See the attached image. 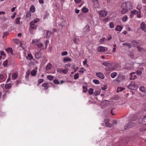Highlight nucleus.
Wrapping results in <instances>:
<instances>
[{"instance_id":"21","label":"nucleus","mask_w":146,"mask_h":146,"mask_svg":"<svg viewBox=\"0 0 146 146\" xmlns=\"http://www.w3.org/2000/svg\"><path fill=\"white\" fill-rule=\"evenodd\" d=\"M140 130L141 131H146V124L144 125L143 126L140 128Z\"/></svg>"},{"instance_id":"1","label":"nucleus","mask_w":146,"mask_h":146,"mask_svg":"<svg viewBox=\"0 0 146 146\" xmlns=\"http://www.w3.org/2000/svg\"><path fill=\"white\" fill-rule=\"evenodd\" d=\"M101 106L102 108L104 107L108 106L110 107H111L114 106V103L113 101H102Z\"/></svg>"},{"instance_id":"22","label":"nucleus","mask_w":146,"mask_h":146,"mask_svg":"<svg viewBox=\"0 0 146 146\" xmlns=\"http://www.w3.org/2000/svg\"><path fill=\"white\" fill-rule=\"evenodd\" d=\"M51 34V32L50 31H47L46 32V38H49Z\"/></svg>"},{"instance_id":"8","label":"nucleus","mask_w":146,"mask_h":146,"mask_svg":"<svg viewBox=\"0 0 146 146\" xmlns=\"http://www.w3.org/2000/svg\"><path fill=\"white\" fill-rule=\"evenodd\" d=\"M107 14V12L105 11H100L99 13V15L101 17H104Z\"/></svg>"},{"instance_id":"55","label":"nucleus","mask_w":146,"mask_h":146,"mask_svg":"<svg viewBox=\"0 0 146 146\" xmlns=\"http://www.w3.org/2000/svg\"><path fill=\"white\" fill-rule=\"evenodd\" d=\"M128 17L127 16H125L122 19V21L123 22L126 21L127 20Z\"/></svg>"},{"instance_id":"6","label":"nucleus","mask_w":146,"mask_h":146,"mask_svg":"<svg viewBox=\"0 0 146 146\" xmlns=\"http://www.w3.org/2000/svg\"><path fill=\"white\" fill-rule=\"evenodd\" d=\"M135 124L134 123L131 122L127 124L125 127V129H127V128H131L132 127L135 126Z\"/></svg>"},{"instance_id":"41","label":"nucleus","mask_w":146,"mask_h":146,"mask_svg":"<svg viewBox=\"0 0 146 146\" xmlns=\"http://www.w3.org/2000/svg\"><path fill=\"white\" fill-rule=\"evenodd\" d=\"M53 76L51 75H48L47 76L48 79L50 81L52 80L53 79Z\"/></svg>"},{"instance_id":"60","label":"nucleus","mask_w":146,"mask_h":146,"mask_svg":"<svg viewBox=\"0 0 146 146\" xmlns=\"http://www.w3.org/2000/svg\"><path fill=\"white\" fill-rule=\"evenodd\" d=\"M129 56L132 58H134V55L133 53V52H130Z\"/></svg>"},{"instance_id":"25","label":"nucleus","mask_w":146,"mask_h":146,"mask_svg":"<svg viewBox=\"0 0 146 146\" xmlns=\"http://www.w3.org/2000/svg\"><path fill=\"white\" fill-rule=\"evenodd\" d=\"M98 51L100 52H103L105 50V49L103 47H99L98 48Z\"/></svg>"},{"instance_id":"23","label":"nucleus","mask_w":146,"mask_h":146,"mask_svg":"<svg viewBox=\"0 0 146 146\" xmlns=\"http://www.w3.org/2000/svg\"><path fill=\"white\" fill-rule=\"evenodd\" d=\"M51 64L50 63H48L46 66V70H49L51 69Z\"/></svg>"},{"instance_id":"15","label":"nucleus","mask_w":146,"mask_h":146,"mask_svg":"<svg viewBox=\"0 0 146 146\" xmlns=\"http://www.w3.org/2000/svg\"><path fill=\"white\" fill-rule=\"evenodd\" d=\"M122 28V27L121 26L117 25L115 29L116 31H121Z\"/></svg>"},{"instance_id":"37","label":"nucleus","mask_w":146,"mask_h":146,"mask_svg":"<svg viewBox=\"0 0 146 146\" xmlns=\"http://www.w3.org/2000/svg\"><path fill=\"white\" fill-rule=\"evenodd\" d=\"M117 73L116 72H114L112 73L111 74V76L112 78H113L117 75Z\"/></svg>"},{"instance_id":"19","label":"nucleus","mask_w":146,"mask_h":146,"mask_svg":"<svg viewBox=\"0 0 146 146\" xmlns=\"http://www.w3.org/2000/svg\"><path fill=\"white\" fill-rule=\"evenodd\" d=\"M71 61V59L68 57L64 58L63 60V62H64L67 61Z\"/></svg>"},{"instance_id":"61","label":"nucleus","mask_w":146,"mask_h":146,"mask_svg":"<svg viewBox=\"0 0 146 146\" xmlns=\"http://www.w3.org/2000/svg\"><path fill=\"white\" fill-rule=\"evenodd\" d=\"M145 92H142V93H140V95L142 96H145L146 95Z\"/></svg>"},{"instance_id":"7","label":"nucleus","mask_w":146,"mask_h":146,"mask_svg":"<svg viewBox=\"0 0 146 146\" xmlns=\"http://www.w3.org/2000/svg\"><path fill=\"white\" fill-rule=\"evenodd\" d=\"M125 78L124 76H119L115 80L117 82H121L125 79Z\"/></svg>"},{"instance_id":"43","label":"nucleus","mask_w":146,"mask_h":146,"mask_svg":"<svg viewBox=\"0 0 146 146\" xmlns=\"http://www.w3.org/2000/svg\"><path fill=\"white\" fill-rule=\"evenodd\" d=\"M88 92L90 95H92L93 93V89L92 88H90L88 90Z\"/></svg>"},{"instance_id":"62","label":"nucleus","mask_w":146,"mask_h":146,"mask_svg":"<svg viewBox=\"0 0 146 146\" xmlns=\"http://www.w3.org/2000/svg\"><path fill=\"white\" fill-rule=\"evenodd\" d=\"M87 62V60L85 58L83 62V64L84 65L86 64Z\"/></svg>"},{"instance_id":"49","label":"nucleus","mask_w":146,"mask_h":146,"mask_svg":"<svg viewBox=\"0 0 146 146\" xmlns=\"http://www.w3.org/2000/svg\"><path fill=\"white\" fill-rule=\"evenodd\" d=\"M102 64L108 67L110 65V64L105 62L103 63Z\"/></svg>"},{"instance_id":"30","label":"nucleus","mask_w":146,"mask_h":146,"mask_svg":"<svg viewBox=\"0 0 146 146\" xmlns=\"http://www.w3.org/2000/svg\"><path fill=\"white\" fill-rule=\"evenodd\" d=\"M21 19L20 17H17L16 19V22L15 23L17 24H20V21L19 20Z\"/></svg>"},{"instance_id":"50","label":"nucleus","mask_w":146,"mask_h":146,"mask_svg":"<svg viewBox=\"0 0 146 146\" xmlns=\"http://www.w3.org/2000/svg\"><path fill=\"white\" fill-rule=\"evenodd\" d=\"M110 27L111 28H113L114 27V25L113 22H111L110 23Z\"/></svg>"},{"instance_id":"56","label":"nucleus","mask_w":146,"mask_h":146,"mask_svg":"<svg viewBox=\"0 0 146 146\" xmlns=\"http://www.w3.org/2000/svg\"><path fill=\"white\" fill-rule=\"evenodd\" d=\"M68 52L67 51H64L62 52L61 54V55L62 56L66 55L68 54Z\"/></svg>"},{"instance_id":"31","label":"nucleus","mask_w":146,"mask_h":146,"mask_svg":"<svg viewBox=\"0 0 146 146\" xmlns=\"http://www.w3.org/2000/svg\"><path fill=\"white\" fill-rule=\"evenodd\" d=\"M17 77V75L16 73H13L12 74V78L13 80H15Z\"/></svg>"},{"instance_id":"26","label":"nucleus","mask_w":146,"mask_h":146,"mask_svg":"<svg viewBox=\"0 0 146 146\" xmlns=\"http://www.w3.org/2000/svg\"><path fill=\"white\" fill-rule=\"evenodd\" d=\"M128 10L126 7L123 8L121 11V13L122 14H124Z\"/></svg>"},{"instance_id":"2","label":"nucleus","mask_w":146,"mask_h":146,"mask_svg":"<svg viewBox=\"0 0 146 146\" xmlns=\"http://www.w3.org/2000/svg\"><path fill=\"white\" fill-rule=\"evenodd\" d=\"M39 21L38 19H34L33 21L30 22V27L32 29H37V25H35V23Z\"/></svg>"},{"instance_id":"46","label":"nucleus","mask_w":146,"mask_h":146,"mask_svg":"<svg viewBox=\"0 0 146 146\" xmlns=\"http://www.w3.org/2000/svg\"><path fill=\"white\" fill-rule=\"evenodd\" d=\"M93 82L96 84H100L99 81L96 79H94L93 80Z\"/></svg>"},{"instance_id":"16","label":"nucleus","mask_w":146,"mask_h":146,"mask_svg":"<svg viewBox=\"0 0 146 146\" xmlns=\"http://www.w3.org/2000/svg\"><path fill=\"white\" fill-rule=\"evenodd\" d=\"M6 50L8 53L10 52L11 54H13V50L12 48L10 47H8L5 49Z\"/></svg>"},{"instance_id":"63","label":"nucleus","mask_w":146,"mask_h":146,"mask_svg":"<svg viewBox=\"0 0 146 146\" xmlns=\"http://www.w3.org/2000/svg\"><path fill=\"white\" fill-rule=\"evenodd\" d=\"M49 42V41L48 40H46V42H45V47L46 48H47L48 44Z\"/></svg>"},{"instance_id":"57","label":"nucleus","mask_w":146,"mask_h":146,"mask_svg":"<svg viewBox=\"0 0 146 146\" xmlns=\"http://www.w3.org/2000/svg\"><path fill=\"white\" fill-rule=\"evenodd\" d=\"M31 16V14L29 12H28L27 13L26 17H30Z\"/></svg>"},{"instance_id":"9","label":"nucleus","mask_w":146,"mask_h":146,"mask_svg":"<svg viewBox=\"0 0 146 146\" xmlns=\"http://www.w3.org/2000/svg\"><path fill=\"white\" fill-rule=\"evenodd\" d=\"M131 43L134 46L136 47L137 46V48L138 49L139 47L138 46L139 45V42H137L136 40H132L131 41Z\"/></svg>"},{"instance_id":"5","label":"nucleus","mask_w":146,"mask_h":146,"mask_svg":"<svg viewBox=\"0 0 146 146\" xmlns=\"http://www.w3.org/2000/svg\"><path fill=\"white\" fill-rule=\"evenodd\" d=\"M109 119H105L104 122L105 124V126L108 127H111L112 126V124L110 123L109 122Z\"/></svg>"},{"instance_id":"4","label":"nucleus","mask_w":146,"mask_h":146,"mask_svg":"<svg viewBox=\"0 0 146 146\" xmlns=\"http://www.w3.org/2000/svg\"><path fill=\"white\" fill-rule=\"evenodd\" d=\"M125 7L128 10H130L133 8L132 4L131 3L129 2H125Z\"/></svg>"},{"instance_id":"36","label":"nucleus","mask_w":146,"mask_h":146,"mask_svg":"<svg viewBox=\"0 0 146 146\" xmlns=\"http://www.w3.org/2000/svg\"><path fill=\"white\" fill-rule=\"evenodd\" d=\"M94 6L95 8L98 7L99 4L98 0L96 2H94Z\"/></svg>"},{"instance_id":"18","label":"nucleus","mask_w":146,"mask_h":146,"mask_svg":"<svg viewBox=\"0 0 146 146\" xmlns=\"http://www.w3.org/2000/svg\"><path fill=\"white\" fill-rule=\"evenodd\" d=\"M84 31L85 32H88L90 31L89 27V26H86L84 29Z\"/></svg>"},{"instance_id":"20","label":"nucleus","mask_w":146,"mask_h":146,"mask_svg":"<svg viewBox=\"0 0 146 146\" xmlns=\"http://www.w3.org/2000/svg\"><path fill=\"white\" fill-rule=\"evenodd\" d=\"M140 130L141 131H146V124L144 125L143 126L140 128Z\"/></svg>"},{"instance_id":"29","label":"nucleus","mask_w":146,"mask_h":146,"mask_svg":"<svg viewBox=\"0 0 146 146\" xmlns=\"http://www.w3.org/2000/svg\"><path fill=\"white\" fill-rule=\"evenodd\" d=\"M138 76H140L141 75L142 72L141 70H137L135 72Z\"/></svg>"},{"instance_id":"14","label":"nucleus","mask_w":146,"mask_h":146,"mask_svg":"<svg viewBox=\"0 0 146 146\" xmlns=\"http://www.w3.org/2000/svg\"><path fill=\"white\" fill-rule=\"evenodd\" d=\"M35 56L36 58L39 59L41 56V54L40 51L39 52H38L35 54Z\"/></svg>"},{"instance_id":"47","label":"nucleus","mask_w":146,"mask_h":146,"mask_svg":"<svg viewBox=\"0 0 146 146\" xmlns=\"http://www.w3.org/2000/svg\"><path fill=\"white\" fill-rule=\"evenodd\" d=\"M139 89L142 92H145V88L144 86H141L139 88Z\"/></svg>"},{"instance_id":"59","label":"nucleus","mask_w":146,"mask_h":146,"mask_svg":"<svg viewBox=\"0 0 146 146\" xmlns=\"http://www.w3.org/2000/svg\"><path fill=\"white\" fill-rule=\"evenodd\" d=\"M146 121V116H145L142 119V122H141V123H143V122Z\"/></svg>"},{"instance_id":"24","label":"nucleus","mask_w":146,"mask_h":146,"mask_svg":"<svg viewBox=\"0 0 146 146\" xmlns=\"http://www.w3.org/2000/svg\"><path fill=\"white\" fill-rule=\"evenodd\" d=\"M30 11L32 13H34L35 11V8L33 5H32L30 9Z\"/></svg>"},{"instance_id":"28","label":"nucleus","mask_w":146,"mask_h":146,"mask_svg":"<svg viewBox=\"0 0 146 146\" xmlns=\"http://www.w3.org/2000/svg\"><path fill=\"white\" fill-rule=\"evenodd\" d=\"M123 45L124 46H128L129 48H131V45L129 43H124L123 44Z\"/></svg>"},{"instance_id":"33","label":"nucleus","mask_w":146,"mask_h":146,"mask_svg":"<svg viewBox=\"0 0 146 146\" xmlns=\"http://www.w3.org/2000/svg\"><path fill=\"white\" fill-rule=\"evenodd\" d=\"M135 14L137 15V17L140 18L141 17V11H140L139 10V11H137V12H135Z\"/></svg>"},{"instance_id":"27","label":"nucleus","mask_w":146,"mask_h":146,"mask_svg":"<svg viewBox=\"0 0 146 146\" xmlns=\"http://www.w3.org/2000/svg\"><path fill=\"white\" fill-rule=\"evenodd\" d=\"M33 57L32 55L30 54H29L28 55V56H27L26 58L27 59L30 60L33 58Z\"/></svg>"},{"instance_id":"52","label":"nucleus","mask_w":146,"mask_h":146,"mask_svg":"<svg viewBox=\"0 0 146 146\" xmlns=\"http://www.w3.org/2000/svg\"><path fill=\"white\" fill-rule=\"evenodd\" d=\"M53 82L55 84H59V81L58 80L56 79L54 80L53 81Z\"/></svg>"},{"instance_id":"51","label":"nucleus","mask_w":146,"mask_h":146,"mask_svg":"<svg viewBox=\"0 0 146 146\" xmlns=\"http://www.w3.org/2000/svg\"><path fill=\"white\" fill-rule=\"evenodd\" d=\"M30 74V72L29 70H28L26 72V74L25 75V77L26 78L29 77V75Z\"/></svg>"},{"instance_id":"54","label":"nucleus","mask_w":146,"mask_h":146,"mask_svg":"<svg viewBox=\"0 0 146 146\" xmlns=\"http://www.w3.org/2000/svg\"><path fill=\"white\" fill-rule=\"evenodd\" d=\"M13 41L15 43L17 44H18L19 41V40L17 39H14Z\"/></svg>"},{"instance_id":"34","label":"nucleus","mask_w":146,"mask_h":146,"mask_svg":"<svg viewBox=\"0 0 146 146\" xmlns=\"http://www.w3.org/2000/svg\"><path fill=\"white\" fill-rule=\"evenodd\" d=\"M11 85L10 83L6 84L5 85V87L6 89H9L11 87Z\"/></svg>"},{"instance_id":"38","label":"nucleus","mask_w":146,"mask_h":146,"mask_svg":"<svg viewBox=\"0 0 146 146\" xmlns=\"http://www.w3.org/2000/svg\"><path fill=\"white\" fill-rule=\"evenodd\" d=\"M37 71L36 70H33L31 72V75L33 76H35L36 73Z\"/></svg>"},{"instance_id":"53","label":"nucleus","mask_w":146,"mask_h":146,"mask_svg":"<svg viewBox=\"0 0 146 146\" xmlns=\"http://www.w3.org/2000/svg\"><path fill=\"white\" fill-rule=\"evenodd\" d=\"M37 46L38 47L40 48L43 46V44L42 43H39L37 44Z\"/></svg>"},{"instance_id":"17","label":"nucleus","mask_w":146,"mask_h":146,"mask_svg":"<svg viewBox=\"0 0 146 146\" xmlns=\"http://www.w3.org/2000/svg\"><path fill=\"white\" fill-rule=\"evenodd\" d=\"M135 12H137V11L136 10H134L131 11L130 17L131 18H133L134 15L135 14Z\"/></svg>"},{"instance_id":"12","label":"nucleus","mask_w":146,"mask_h":146,"mask_svg":"<svg viewBox=\"0 0 146 146\" xmlns=\"http://www.w3.org/2000/svg\"><path fill=\"white\" fill-rule=\"evenodd\" d=\"M140 28L143 31H145L146 28V24L144 22H142L140 25Z\"/></svg>"},{"instance_id":"39","label":"nucleus","mask_w":146,"mask_h":146,"mask_svg":"<svg viewBox=\"0 0 146 146\" xmlns=\"http://www.w3.org/2000/svg\"><path fill=\"white\" fill-rule=\"evenodd\" d=\"M45 14L44 15V19H45L46 17H48L49 15V14L47 11H46L45 13Z\"/></svg>"},{"instance_id":"58","label":"nucleus","mask_w":146,"mask_h":146,"mask_svg":"<svg viewBox=\"0 0 146 146\" xmlns=\"http://www.w3.org/2000/svg\"><path fill=\"white\" fill-rule=\"evenodd\" d=\"M105 39H106V38L104 37V38H101L100 40V42H101V43H102V42H104L105 41Z\"/></svg>"},{"instance_id":"45","label":"nucleus","mask_w":146,"mask_h":146,"mask_svg":"<svg viewBox=\"0 0 146 146\" xmlns=\"http://www.w3.org/2000/svg\"><path fill=\"white\" fill-rule=\"evenodd\" d=\"M79 78V73H77L75 74L74 76V78L76 80L78 79Z\"/></svg>"},{"instance_id":"3","label":"nucleus","mask_w":146,"mask_h":146,"mask_svg":"<svg viewBox=\"0 0 146 146\" xmlns=\"http://www.w3.org/2000/svg\"><path fill=\"white\" fill-rule=\"evenodd\" d=\"M129 89L132 90H136L138 88V86L135 84L134 81L132 82L127 87Z\"/></svg>"},{"instance_id":"42","label":"nucleus","mask_w":146,"mask_h":146,"mask_svg":"<svg viewBox=\"0 0 146 146\" xmlns=\"http://www.w3.org/2000/svg\"><path fill=\"white\" fill-rule=\"evenodd\" d=\"M8 63V60H6L3 63V65L5 67H6L7 66Z\"/></svg>"},{"instance_id":"64","label":"nucleus","mask_w":146,"mask_h":146,"mask_svg":"<svg viewBox=\"0 0 146 146\" xmlns=\"http://www.w3.org/2000/svg\"><path fill=\"white\" fill-rule=\"evenodd\" d=\"M9 33L8 32H5L3 34V37L6 36Z\"/></svg>"},{"instance_id":"35","label":"nucleus","mask_w":146,"mask_h":146,"mask_svg":"<svg viewBox=\"0 0 146 146\" xmlns=\"http://www.w3.org/2000/svg\"><path fill=\"white\" fill-rule=\"evenodd\" d=\"M125 89L124 88H122V87H118L117 89V92H118L120 91H121L122 90H124Z\"/></svg>"},{"instance_id":"10","label":"nucleus","mask_w":146,"mask_h":146,"mask_svg":"<svg viewBox=\"0 0 146 146\" xmlns=\"http://www.w3.org/2000/svg\"><path fill=\"white\" fill-rule=\"evenodd\" d=\"M57 70L59 71L60 73H63L64 74H66L68 72L67 70L64 69L62 68H59Z\"/></svg>"},{"instance_id":"13","label":"nucleus","mask_w":146,"mask_h":146,"mask_svg":"<svg viewBox=\"0 0 146 146\" xmlns=\"http://www.w3.org/2000/svg\"><path fill=\"white\" fill-rule=\"evenodd\" d=\"M73 40L74 42V43L76 44H78L80 41L79 38H77L76 36L74 37L73 38Z\"/></svg>"},{"instance_id":"44","label":"nucleus","mask_w":146,"mask_h":146,"mask_svg":"<svg viewBox=\"0 0 146 146\" xmlns=\"http://www.w3.org/2000/svg\"><path fill=\"white\" fill-rule=\"evenodd\" d=\"M82 11L84 13H86L88 11V9L85 7H83L82 9Z\"/></svg>"},{"instance_id":"48","label":"nucleus","mask_w":146,"mask_h":146,"mask_svg":"<svg viewBox=\"0 0 146 146\" xmlns=\"http://www.w3.org/2000/svg\"><path fill=\"white\" fill-rule=\"evenodd\" d=\"M44 80L43 79H40L38 80V84L37 85H39L40 84L42 83L43 81Z\"/></svg>"},{"instance_id":"32","label":"nucleus","mask_w":146,"mask_h":146,"mask_svg":"<svg viewBox=\"0 0 146 146\" xmlns=\"http://www.w3.org/2000/svg\"><path fill=\"white\" fill-rule=\"evenodd\" d=\"M42 86L45 87L46 89H47L48 88V84L47 83H43L42 84Z\"/></svg>"},{"instance_id":"11","label":"nucleus","mask_w":146,"mask_h":146,"mask_svg":"<svg viewBox=\"0 0 146 146\" xmlns=\"http://www.w3.org/2000/svg\"><path fill=\"white\" fill-rule=\"evenodd\" d=\"M96 76L101 79H104V75L101 72H97L96 73Z\"/></svg>"},{"instance_id":"40","label":"nucleus","mask_w":146,"mask_h":146,"mask_svg":"<svg viewBox=\"0 0 146 146\" xmlns=\"http://www.w3.org/2000/svg\"><path fill=\"white\" fill-rule=\"evenodd\" d=\"M142 7V5L141 4H138L137 6V9L139 10L140 11Z\"/></svg>"}]
</instances>
